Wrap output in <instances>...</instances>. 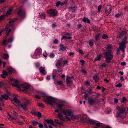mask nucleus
Here are the masks:
<instances>
[{
    "mask_svg": "<svg viewBox=\"0 0 128 128\" xmlns=\"http://www.w3.org/2000/svg\"><path fill=\"white\" fill-rule=\"evenodd\" d=\"M116 109L118 111L116 114L117 117H122L125 116V113L124 111L126 110L125 108L117 106L116 107Z\"/></svg>",
    "mask_w": 128,
    "mask_h": 128,
    "instance_id": "obj_1",
    "label": "nucleus"
},
{
    "mask_svg": "<svg viewBox=\"0 0 128 128\" xmlns=\"http://www.w3.org/2000/svg\"><path fill=\"white\" fill-rule=\"evenodd\" d=\"M127 37H124L122 40V42L120 43L119 48L122 52H124V49L126 47L125 44L127 43Z\"/></svg>",
    "mask_w": 128,
    "mask_h": 128,
    "instance_id": "obj_2",
    "label": "nucleus"
},
{
    "mask_svg": "<svg viewBox=\"0 0 128 128\" xmlns=\"http://www.w3.org/2000/svg\"><path fill=\"white\" fill-rule=\"evenodd\" d=\"M45 101L50 104L52 106L55 105L56 100L50 96H47L44 98Z\"/></svg>",
    "mask_w": 128,
    "mask_h": 128,
    "instance_id": "obj_3",
    "label": "nucleus"
},
{
    "mask_svg": "<svg viewBox=\"0 0 128 128\" xmlns=\"http://www.w3.org/2000/svg\"><path fill=\"white\" fill-rule=\"evenodd\" d=\"M15 87H16L19 89H22L25 91H27L29 88V86L28 85L22 84H18V82Z\"/></svg>",
    "mask_w": 128,
    "mask_h": 128,
    "instance_id": "obj_4",
    "label": "nucleus"
},
{
    "mask_svg": "<svg viewBox=\"0 0 128 128\" xmlns=\"http://www.w3.org/2000/svg\"><path fill=\"white\" fill-rule=\"evenodd\" d=\"M17 14L18 16L22 18H24L26 16V12L25 11L23 10L21 8H20L17 12Z\"/></svg>",
    "mask_w": 128,
    "mask_h": 128,
    "instance_id": "obj_5",
    "label": "nucleus"
},
{
    "mask_svg": "<svg viewBox=\"0 0 128 128\" xmlns=\"http://www.w3.org/2000/svg\"><path fill=\"white\" fill-rule=\"evenodd\" d=\"M47 13L49 16L52 17L56 16L57 14V12L55 9H50L47 11Z\"/></svg>",
    "mask_w": 128,
    "mask_h": 128,
    "instance_id": "obj_6",
    "label": "nucleus"
},
{
    "mask_svg": "<svg viewBox=\"0 0 128 128\" xmlns=\"http://www.w3.org/2000/svg\"><path fill=\"white\" fill-rule=\"evenodd\" d=\"M126 33V30L124 29L120 28L118 31L117 34L118 36L120 38H121Z\"/></svg>",
    "mask_w": 128,
    "mask_h": 128,
    "instance_id": "obj_7",
    "label": "nucleus"
},
{
    "mask_svg": "<svg viewBox=\"0 0 128 128\" xmlns=\"http://www.w3.org/2000/svg\"><path fill=\"white\" fill-rule=\"evenodd\" d=\"M29 104L28 100H26L25 102L23 104H20V106L25 110L26 111L28 110V109L26 108V106L27 104Z\"/></svg>",
    "mask_w": 128,
    "mask_h": 128,
    "instance_id": "obj_8",
    "label": "nucleus"
},
{
    "mask_svg": "<svg viewBox=\"0 0 128 128\" xmlns=\"http://www.w3.org/2000/svg\"><path fill=\"white\" fill-rule=\"evenodd\" d=\"M62 112L65 115L68 116H71L72 114V112L71 110L66 109L63 110Z\"/></svg>",
    "mask_w": 128,
    "mask_h": 128,
    "instance_id": "obj_9",
    "label": "nucleus"
},
{
    "mask_svg": "<svg viewBox=\"0 0 128 128\" xmlns=\"http://www.w3.org/2000/svg\"><path fill=\"white\" fill-rule=\"evenodd\" d=\"M62 58H61L59 59L56 62V67L58 68H59V67L60 66V65L62 64Z\"/></svg>",
    "mask_w": 128,
    "mask_h": 128,
    "instance_id": "obj_10",
    "label": "nucleus"
},
{
    "mask_svg": "<svg viewBox=\"0 0 128 128\" xmlns=\"http://www.w3.org/2000/svg\"><path fill=\"white\" fill-rule=\"evenodd\" d=\"M39 70L40 72L43 75H44L46 74V72L44 68L42 66L40 67L39 68Z\"/></svg>",
    "mask_w": 128,
    "mask_h": 128,
    "instance_id": "obj_11",
    "label": "nucleus"
},
{
    "mask_svg": "<svg viewBox=\"0 0 128 128\" xmlns=\"http://www.w3.org/2000/svg\"><path fill=\"white\" fill-rule=\"evenodd\" d=\"M88 100L90 104V105H93L95 102V100L91 97H89Z\"/></svg>",
    "mask_w": 128,
    "mask_h": 128,
    "instance_id": "obj_12",
    "label": "nucleus"
},
{
    "mask_svg": "<svg viewBox=\"0 0 128 128\" xmlns=\"http://www.w3.org/2000/svg\"><path fill=\"white\" fill-rule=\"evenodd\" d=\"M11 82L12 85L15 86L18 83V80L12 78L11 79Z\"/></svg>",
    "mask_w": 128,
    "mask_h": 128,
    "instance_id": "obj_13",
    "label": "nucleus"
},
{
    "mask_svg": "<svg viewBox=\"0 0 128 128\" xmlns=\"http://www.w3.org/2000/svg\"><path fill=\"white\" fill-rule=\"evenodd\" d=\"M113 56L106 57V62L107 64H109L110 62L112 59Z\"/></svg>",
    "mask_w": 128,
    "mask_h": 128,
    "instance_id": "obj_14",
    "label": "nucleus"
},
{
    "mask_svg": "<svg viewBox=\"0 0 128 128\" xmlns=\"http://www.w3.org/2000/svg\"><path fill=\"white\" fill-rule=\"evenodd\" d=\"M42 50L41 49H37L35 50V54L36 55H40L41 54Z\"/></svg>",
    "mask_w": 128,
    "mask_h": 128,
    "instance_id": "obj_15",
    "label": "nucleus"
},
{
    "mask_svg": "<svg viewBox=\"0 0 128 128\" xmlns=\"http://www.w3.org/2000/svg\"><path fill=\"white\" fill-rule=\"evenodd\" d=\"M46 122L48 124H50L53 126H54V122L53 120L52 119L46 120Z\"/></svg>",
    "mask_w": 128,
    "mask_h": 128,
    "instance_id": "obj_16",
    "label": "nucleus"
},
{
    "mask_svg": "<svg viewBox=\"0 0 128 128\" xmlns=\"http://www.w3.org/2000/svg\"><path fill=\"white\" fill-rule=\"evenodd\" d=\"M2 98H0V100H2V98L7 100L8 98V96L6 94H4L1 95Z\"/></svg>",
    "mask_w": 128,
    "mask_h": 128,
    "instance_id": "obj_17",
    "label": "nucleus"
},
{
    "mask_svg": "<svg viewBox=\"0 0 128 128\" xmlns=\"http://www.w3.org/2000/svg\"><path fill=\"white\" fill-rule=\"evenodd\" d=\"M8 75L7 72L5 70H4L2 72V74L1 75V76L3 78H6V76Z\"/></svg>",
    "mask_w": 128,
    "mask_h": 128,
    "instance_id": "obj_18",
    "label": "nucleus"
},
{
    "mask_svg": "<svg viewBox=\"0 0 128 128\" xmlns=\"http://www.w3.org/2000/svg\"><path fill=\"white\" fill-rule=\"evenodd\" d=\"M9 26H6V35L7 36H8V35L9 34V33L10 32H11V29H10L8 30V28H9L8 27Z\"/></svg>",
    "mask_w": 128,
    "mask_h": 128,
    "instance_id": "obj_19",
    "label": "nucleus"
},
{
    "mask_svg": "<svg viewBox=\"0 0 128 128\" xmlns=\"http://www.w3.org/2000/svg\"><path fill=\"white\" fill-rule=\"evenodd\" d=\"M64 106V105L62 104H58L57 105V107L58 109L61 110L62 108Z\"/></svg>",
    "mask_w": 128,
    "mask_h": 128,
    "instance_id": "obj_20",
    "label": "nucleus"
},
{
    "mask_svg": "<svg viewBox=\"0 0 128 128\" xmlns=\"http://www.w3.org/2000/svg\"><path fill=\"white\" fill-rule=\"evenodd\" d=\"M13 8V7H11L9 8V10L6 13V16H8L10 14Z\"/></svg>",
    "mask_w": 128,
    "mask_h": 128,
    "instance_id": "obj_21",
    "label": "nucleus"
},
{
    "mask_svg": "<svg viewBox=\"0 0 128 128\" xmlns=\"http://www.w3.org/2000/svg\"><path fill=\"white\" fill-rule=\"evenodd\" d=\"M112 49L111 45L108 44L107 46V48L106 49L107 51H111Z\"/></svg>",
    "mask_w": 128,
    "mask_h": 128,
    "instance_id": "obj_22",
    "label": "nucleus"
},
{
    "mask_svg": "<svg viewBox=\"0 0 128 128\" xmlns=\"http://www.w3.org/2000/svg\"><path fill=\"white\" fill-rule=\"evenodd\" d=\"M66 48L63 44H61L60 45V49L62 51H64L66 49Z\"/></svg>",
    "mask_w": 128,
    "mask_h": 128,
    "instance_id": "obj_23",
    "label": "nucleus"
},
{
    "mask_svg": "<svg viewBox=\"0 0 128 128\" xmlns=\"http://www.w3.org/2000/svg\"><path fill=\"white\" fill-rule=\"evenodd\" d=\"M87 124H92L95 123V122L92 120L90 119L86 121Z\"/></svg>",
    "mask_w": 128,
    "mask_h": 128,
    "instance_id": "obj_24",
    "label": "nucleus"
},
{
    "mask_svg": "<svg viewBox=\"0 0 128 128\" xmlns=\"http://www.w3.org/2000/svg\"><path fill=\"white\" fill-rule=\"evenodd\" d=\"M104 56H113L110 52H107L104 53Z\"/></svg>",
    "mask_w": 128,
    "mask_h": 128,
    "instance_id": "obj_25",
    "label": "nucleus"
},
{
    "mask_svg": "<svg viewBox=\"0 0 128 128\" xmlns=\"http://www.w3.org/2000/svg\"><path fill=\"white\" fill-rule=\"evenodd\" d=\"M73 78V77H70L68 76H67L66 79V82L68 83H70L71 82L70 80V79L72 78Z\"/></svg>",
    "mask_w": 128,
    "mask_h": 128,
    "instance_id": "obj_26",
    "label": "nucleus"
},
{
    "mask_svg": "<svg viewBox=\"0 0 128 128\" xmlns=\"http://www.w3.org/2000/svg\"><path fill=\"white\" fill-rule=\"evenodd\" d=\"M8 54L6 53L4 54L2 56L3 58L4 59H8Z\"/></svg>",
    "mask_w": 128,
    "mask_h": 128,
    "instance_id": "obj_27",
    "label": "nucleus"
},
{
    "mask_svg": "<svg viewBox=\"0 0 128 128\" xmlns=\"http://www.w3.org/2000/svg\"><path fill=\"white\" fill-rule=\"evenodd\" d=\"M99 77L97 74H95L93 76V78L95 80V82H96L98 80Z\"/></svg>",
    "mask_w": 128,
    "mask_h": 128,
    "instance_id": "obj_28",
    "label": "nucleus"
},
{
    "mask_svg": "<svg viewBox=\"0 0 128 128\" xmlns=\"http://www.w3.org/2000/svg\"><path fill=\"white\" fill-rule=\"evenodd\" d=\"M84 22H86L88 24H89L90 22V20L88 19V18H86L85 17H84L82 20Z\"/></svg>",
    "mask_w": 128,
    "mask_h": 128,
    "instance_id": "obj_29",
    "label": "nucleus"
},
{
    "mask_svg": "<svg viewBox=\"0 0 128 128\" xmlns=\"http://www.w3.org/2000/svg\"><path fill=\"white\" fill-rule=\"evenodd\" d=\"M12 101L18 104V105H19V104H20V102L16 98H14Z\"/></svg>",
    "mask_w": 128,
    "mask_h": 128,
    "instance_id": "obj_30",
    "label": "nucleus"
},
{
    "mask_svg": "<svg viewBox=\"0 0 128 128\" xmlns=\"http://www.w3.org/2000/svg\"><path fill=\"white\" fill-rule=\"evenodd\" d=\"M101 56L100 54L98 55L97 57L95 58L94 61L100 60L101 59Z\"/></svg>",
    "mask_w": 128,
    "mask_h": 128,
    "instance_id": "obj_31",
    "label": "nucleus"
},
{
    "mask_svg": "<svg viewBox=\"0 0 128 128\" xmlns=\"http://www.w3.org/2000/svg\"><path fill=\"white\" fill-rule=\"evenodd\" d=\"M101 36V34H98L96 35L95 36V38L96 40H97L99 39V38H100Z\"/></svg>",
    "mask_w": 128,
    "mask_h": 128,
    "instance_id": "obj_32",
    "label": "nucleus"
},
{
    "mask_svg": "<svg viewBox=\"0 0 128 128\" xmlns=\"http://www.w3.org/2000/svg\"><path fill=\"white\" fill-rule=\"evenodd\" d=\"M32 123L33 125L34 126H35L37 125H38L39 123L36 121L33 120L32 121Z\"/></svg>",
    "mask_w": 128,
    "mask_h": 128,
    "instance_id": "obj_33",
    "label": "nucleus"
},
{
    "mask_svg": "<svg viewBox=\"0 0 128 128\" xmlns=\"http://www.w3.org/2000/svg\"><path fill=\"white\" fill-rule=\"evenodd\" d=\"M58 117L62 120H64V118L63 116V115L60 113H59L58 115Z\"/></svg>",
    "mask_w": 128,
    "mask_h": 128,
    "instance_id": "obj_34",
    "label": "nucleus"
},
{
    "mask_svg": "<svg viewBox=\"0 0 128 128\" xmlns=\"http://www.w3.org/2000/svg\"><path fill=\"white\" fill-rule=\"evenodd\" d=\"M71 116V118L72 120H74L76 119L77 118H78V116H76L71 114V115L70 116Z\"/></svg>",
    "mask_w": 128,
    "mask_h": 128,
    "instance_id": "obj_35",
    "label": "nucleus"
},
{
    "mask_svg": "<svg viewBox=\"0 0 128 128\" xmlns=\"http://www.w3.org/2000/svg\"><path fill=\"white\" fill-rule=\"evenodd\" d=\"M8 72L10 74H12V72L14 70L11 68H8Z\"/></svg>",
    "mask_w": 128,
    "mask_h": 128,
    "instance_id": "obj_36",
    "label": "nucleus"
},
{
    "mask_svg": "<svg viewBox=\"0 0 128 128\" xmlns=\"http://www.w3.org/2000/svg\"><path fill=\"white\" fill-rule=\"evenodd\" d=\"M89 44L90 46H92L94 45L93 40H89Z\"/></svg>",
    "mask_w": 128,
    "mask_h": 128,
    "instance_id": "obj_37",
    "label": "nucleus"
},
{
    "mask_svg": "<svg viewBox=\"0 0 128 128\" xmlns=\"http://www.w3.org/2000/svg\"><path fill=\"white\" fill-rule=\"evenodd\" d=\"M102 38L104 39H106L108 38V36L104 34L102 35Z\"/></svg>",
    "mask_w": 128,
    "mask_h": 128,
    "instance_id": "obj_38",
    "label": "nucleus"
},
{
    "mask_svg": "<svg viewBox=\"0 0 128 128\" xmlns=\"http://www.w3.org/2000/svg\"><path fill=\"white\" fill-rule=\"evenodd\" d=\"M16 18L13 19L12 20L10 21L9 22V23L11 25L12 22V23L13 24V23H14V22L16 21Z\"/></svg>",
    "mask_w": 128,
    "mask_h": 128,
    "instance_id": "obj_39",
    "label": "nucleus"
},
{
    "mask_svg": "<svg viewBox=\"0 0 128 128\" xmlns=\"http://www.w3.org/2000/svg\"><path fill=\"white\" fill-rule=\"evenodd\" d=\"M62 64H68V62L67 60H64L62 58Z\"/></svg>",
    "mask_w": 128,
    "mask_h": 128,
    "instance_id": "obj_40",
    "label": "nucleus"
},
{
    "mask_svg": "<svg viewBox=\"0 0 128 128\" xmlns=\"http://www.w3.org/2000/svg\"><path fill=\"white\" fill-rule=\"evenodd\" d=\"M5 17V15H2L0 16V20H4Z\"/></svg>",
    "mask_w": 128,
    "mask_h": 128,
    "instance_id": "obj_41",
    "label": "nucleus"
},
{
    "mask_svg": "<svg viewBox=\"0 0 128 128\" xmlns=\"http://www.w3.org/2000/svg\"><path fill=\"white\" fill-rule=\"evenodd\" d=\"M126 99L125 97H123L122 98V100L121 101L122 103H124L126 102Z\"/></svg>",
    "mask_w": 128,
    "mask_h": 128,
    "instance_id": "obj_42",
    "label": "nucleus"
},
{
    "mask_svg": "<svg viewBox=\"0 0 128 128\" xmlns=\"http://www.w3.org/2000/svg\"><path fill=\"white\" fill-rule=\"evenodd\" d=\"M122 15V14L120 13V14H116L115 15V16L116 18H118L121 15Z\"/></svg>",
    "mask_w": 128,
    "mask_h": 128,
    "instance_id": "obj_43",
    "label": "nucleus"
},
{
    "mask_svg": "<svg viewBox=\"0 0 128 128\" xmlns=\"http://www.w3.org/2000/svg\"><path fill=\"white\" fill-rule=\"evenodd\" d=\"M57 84L60 85H62L63 84V82L62 80H60L57 82Z\"/></svg>",
    "mask_w": 128,
    "mask_h": 128,
    "instance_id": "obj_44",
    "label": "nucleus"
},
{
    "mask_svg": "<svg viewBox=\"0 0 128 128\" xmlns=\"http://www.w3.org/2000/svg\"><path fill=\"white\" fill-rule=\"evenodd\" d=\"M7 42V40L6 39L2 41V44L3 45L6 46V43Z\"/></svg>",
    "mask_w": 128,
    "mask_h": 128,
    "instance_id": "obj_45",
    "label": "nucleus"
},
{
    "mask_svg": "<svg viewBox=\"0 0 128 128\" xmlns=\"http://www.w3.org/2000/svg\"><path fill=\"white\" fill-rule=\"evenodd\" d=\"M68 55L70 56L73 57L74 55V54L73 52H71L68 54Z\"/></svg>",
    "mask_w": 128,
    "mask_h": 128,
    "instance_id": "obj_46",
    "label": "nucleus"
},
{
    "mask_svg": "<svg viewBox=\"0 0 128 128\" xmlns=\"http://www.w3.org/2000/svg\"><path fill=\"white\" fill-rule=\"evenodd\" d=\"M13 38L12 37L10 38L8 40V42H11L13 40Z\"/></svg>",
    "mask_w": 128,
    "mask_h": 128,
    "instance_id": "obj_47",
    "label": "nucleus"
},
{
    "mask_svg": "<svg viewBox=\"0 0 128 128\" xmlns=\"http://www.w3.org/2000/svg\"><path fill=\"white\" fill-rule=\"evenodd\" d=\"M66 38L67 39H70L72 38V37L70 36H68V37H67L66 36H63L62 37V38Z\"/></svg>",
    "mask_w": 128,
    "mask_h": 128,
    "instance_id": "obj_48",
    "label": "nucleus"
},
{
    "mask_svg": "<svg viewBox=\"0 0 128 128\" xmlns=\"http://www.w3.org/2000/svg\"><path fill=\"white\" fill-rule=\"evenodd\" d=\"M38 106L39 107H42L44 106V105L42 103H38Z\"/></svg>",
    "mask_w": 128,
    "mask_h": 128,
    "instance_id": "obj_49",
    "label": "nucleus"
},
{
    "mask_svg": "<svg viewBox=\"0 0 128 128\" xmlns=\"http://www.w3.org/2000/svg\"><path fill=\"white\" fill-rule=\"evenodd\" d=\"M39 118H40L41 117L42 114L41 113L39 112H38L37 113V115Z\"/></svg>",
    "mask_w": 128,
    "mask_h": 128,
    "instance_id": "obj_50",
    "label": "nucleus"
},
{
    "mask_svg": "<svg viewBox=\"0 0 128 128\" xmlns=\"http://www.w3.org/2000/svg\"><path fill=\"white\" fill-rule=\"evenodd\" d=\"M54 121L56 122V123L59 124H60L61 123L60 122H58V120L57 119H56L54 120Z\"/></svg>",
    "mask_w": 128,
    "mask_h": 128,
    "instance_id": "obj_51",
    "label": "nucleus"
},
{
    "mask_svg": "<svg viewBox=\"0 0 128 128\" xmlns=\"http://www.w3.org/2000/svg\"><path fill=\"white\" fill-rule=\"evenodd\" d=\"M50 57L51 58H53L54 57L55 55L54 54L51 53L50 54Z\"/></svg>",
    "mask_w": 128,
    "mask_h": 128,
    "instance_id": "obj_52",
    "label": "nucleus"
},
{
    "mask_svg": "<svg viewBox=\"0 0 128 128\" xmlns=\"http://www.w3.org/2000/svg\"><path fill=\"white\" fill-rule=\"evenodd\" d=\"M38 125V127L40 128H42L43 127V125L40 123H39Z\"/></svg>",
    "mask_w": 128,
    "mask_h": 128,
    "instance_id": "obj_53",
    "label": "nucleus"
},
{
    "mask_svg": "<svg viewBox=\"0 0 128 128\" xmlns=\"http://www.w3.org/2000/svg\"><path fill=\"white\" fill-rule=\"evenodd\" d=\"M80 62L81 65L83 66L85 62L84 60H80Z\"/></svg>",
    "mask_w": 128,
    "mask_h": 128,
    "instance_id": "obj_54",
    "label": "nucleus"
},
{
    "mask_svg": "<svg viewBox=\"0 0 128 128\" xmlns=\"http://www.w3.org/2000/svg\"><path fill=\"white\" fill-rule=\"evenodd\" d=\"M58 41L57 39L54 40V43L55 44H58Z\"/></svg>",
    "mask_w": 128,
    "mask_h": 128,
    "instance_id": "obj_55",
    "label": "nucleus"
},
{
    "mask_svg": "<svg viewBox=\"0 0 128 128\" xmlns=\"http://www.w3.org/2000/svg\"><path fill=\"white\" fill-rule=\"evenodd\" d=\"M10 120H15L16 119L13 116H10Z\"/></svg>",
    "mask_w": 128,
    "mask_h": 128,
    "instance_id": "obj_56",
    "label": "nucleus"
},
{
    "mask_svg": "<svg viewBox=\"0 0 128 128\" xmlns=\"http://www.w3.org/2000/svg\"><path fill=\"white\" fill-rule=\"evenodd\" d=\"M78 28H80L82 27V26L81 24H79L78 25Z\"/></svg>",
    "mask_w": 128,
    "mask_h": 128,
    "instance_id": "obj_57",
    "label": "nucleus"
},
{
    "mask_svg": "<svg viewBox=\"0 0 128 128\" xmlns=\"http://www.w3.org/2000/svg\"><path fill=\"white\" fill-rule=\"evenodd\" d=\"M60 5V1H58L56 3V6L57 7H58Z\"/></svg>",
    "mask_w": 128,
    "mask_h": 128,
    "instance_id": "obj_58",
    "label": "nucleus"
},
{
    "mask_svg": "<svg viewBox=\"0 0 128 128\" xmlns=\"http://www.w3.org/2000/svg\"><path fill=\"white\" fill-rule=\"evenodd\" d=\"M122 86V84L121 83H119V84H117L116 86V87H120Z\"/></svg>",
    "mask_w": 128,
    "mask_h": 128,
    "instance_id": "obj_59",
    "label": "nucleus"
},
{
    "mask_svg": "<svg viewBox=\"0 0 128 128\" xmlns=\"http://www.w3.org/2000/svg\"><path fill=\"white\" fill-rule=\"evenodd\" d=\"M114 102L115 103H117L118 102V100L116 98H115L114 99Z\"/></svg>",
    "mask_w": 128,
    "mask_h": 128,
    "instance_id": "obj_60",
    "label": "nucleus"
},
{
    "mask_svg": "<svg viewBox=\"0 0 128 128\" xmlns=\"http://www.w3.org/2000/svg\"><path fill=\"white\" fill-rule=\"evenodd\" d=\"M13 114L14 115L15 117H16L18 116V114L16 112L14 111L13 112Z\"/></svg>",
    "mask_w": 128,
    "mask_h": 128,
    "instance_id": "obj_61",
    "label": "nucleus"
},
{
    "mask_svg": "<svg viewBox=\"0 0 128 128\" xmlns=\"http://www.w3.org/2000/svg\"><path fill=\"white\" fill-rule=\"evenodd\" d=\"M106 64H105V63H104L103 64H102L101 65V66L102 67L105 68L106 67Z\"/></svg>",
    "mask_w": 128,
    "mask_h": 128,
    "instance_id": "obj_62",
    "label": "nucleus"
},
{
    "mask_svg": "<svg viewBox=\"0 0 128 128\" xmlns=\"http://www.w3.org/2000/svg\"><path fill=\"white\" fill-rule=\"evenodd\" d=\"M66 4V3L65 2H60V5L61 6H62L64 4Z\"/></svg>",
    "mask_w": 128,
    "mask_h": 128,
    "instance_id": "obj_63",
    "label": "nucleus"
},
{
    "mask_svg": "<svg viewBox=\"0 0 128 128\" xmlns=\"http://www.w3.org/2000/svg\"><path fill=\"white\" fill-rule=\"evenodd\" d=\"M52 78L53 79H54L56 78V76L53 74H52Z\"/></svg>",
    "mask_w": 128,
    "mask_h": 128,
    "instance_id": "obj_64",
    "label": "nucleus"
}]
</instances>
